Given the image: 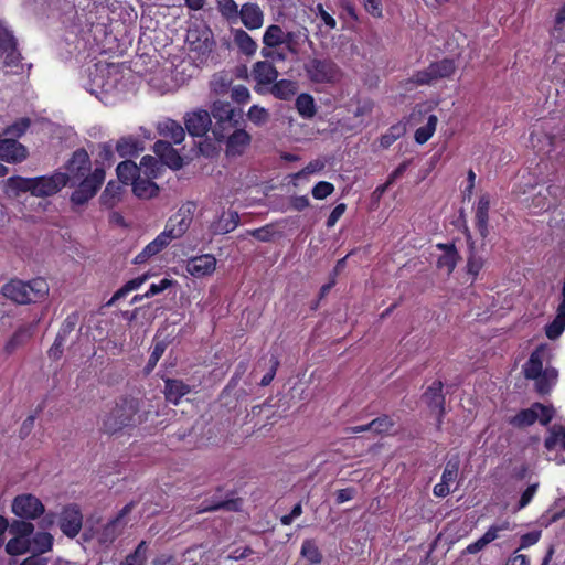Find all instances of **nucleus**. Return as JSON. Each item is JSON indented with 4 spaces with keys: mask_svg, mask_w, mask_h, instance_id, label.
I'll list each match as a JSON object with an SVG mask.
<instances>
[{
    "mask_svg": "<svg viewBox=\"0 0 565 565\" xmlns=\"http://www.w3.org/2000/svg\"><path fill=\"white\" fill-rule=\"evenodd\" d=\"M145 418L140 414V401L132 396H121L115 406L102 418V430L114 435L125 428L140 425Z\"/></svg>",
    "mask_w": 565,
    "mask_h": 565,
    "instance_id": "obj_1",
    "label": "nucleus"
},
{
    "mask_svg": "<svg viewBox=\"0 0 565 565\" xmlns=\"http://www.w3.org/2000/svg\"><path fill=\"white\" fill-rule=\"evenodd\" d=\"M49 284L42 277L29 281L14 278L1 287L2 296L19 305L36 303L49 295Z\"/></svg>",
    "mask_w": 565,
    "mask_h": 565,
    "instance_id": "obj_2",
    "label": "nucleus"
},
{
    "mask_svg": "<svg viewBox=\"0 0 565 565\" xmlns=\"http://www.w3.org/2000/svg\"><path fill=\"white\" fill-rule=\"evenodd\" d=\"M211 118L215 119L212 134L216 141L223 142L233 128L244 124V114L241 108L234 107L230 102L215 100L209 111Z\"/></svg>",
    "mask_w": 565,
    "mask_h": 565,
    "instance_id": "obj_3",
    "label": "nucleus"
},
{
    "mask_svg": "<svg viewBox=\"0 0 565 565\" xmlns=\"http://www.w3.org/2000/svg\"><path fill=\"white\" fill-rule=\"evenodd\" d=\"M457 70V65L454 58L444 57L439 61H435L429 63V65L424 68L414 72L409 82L417 85H433L441 79L450 78Z\"/></svg>",
    "mask_w": 565,
    "mask_h": 565,
    "instance_id": "obj_4",
    "label": "nucleus"
},
{
    "mask_svg": "<svg viewBox=\"0 0 565 565\" xmlns=\"http://www.w3.org/2000/svg\"><path fill=\"white\" fill-rule=\"evenodd\" d=\"M104 167H96L92 173L77 181L75 190L70 196V201L75 206H82L88 203L98 192L105 181Z\"/></svg>",
    "mask_w": 565,
    "mask_h": 565,
    "instance_id": "obj_5",
    "label": "nucleus"
},
{
    "mask_svg": "<svg viewBox=\"0 0 565 565\" xmlns=\"http://www.w3.org/2000/svg\"><path fill=\"white\" fill-rule=\"evenodd\" d=\"M4 56L3 64L13 73H23L22 54L18 49V40L13 32L0 21V57Z\"/></svg>",
    "mask_w": 565,
    "mask_h": 565,
    "instance_id": "obj_6",
    "label": "nucleus"
},
{
    "mask_svg": "<svg viewBox=\"0 0 565 565\" xmlns=\"http://www.w3.org/2000/svg\"><path fill=\"white\" fill-rule=\"evenodd\" d=\"M196 204L193 201H186L168 218L163 232L171 242L181 238L188 232L193 222Z\"/></svg>",
    "mask_w": 565,
    "mask_h": 565,
    "instance_id": "obj_7",
    "label": "nucleus"
},
{
    "mask_svg": "<svg viewBox=\"0 0 565 565\" xmlns=\"http://www.w3.org/2000/svg\"><path fill=\"white\" fill-rule=\"evenodd\" d=\"M305 71L316 84L335 83L341 75L339 66L329 58H311L305 64Z\"/></svg>",
    "mask_w": 565,
    "mask_h": 565,
    "instance_id": "obj_8",
    "label": "nucleus"
},
{
    "mask_svg": "<svg viewBox=\"0 0 565 565\" xmlns=\"http://www.w3.org/2000/svg\"><path fill=\"white\" fill-rule=\"evenodd\" d=\"M66 172L64 175L68 177V183L74 186L78 180L88 177L92 173V161L88 152L84 148L76 149L71 158L65 163Z\"/></svg>",
    "mask_w": 565,
    "mask_h": 565,
    "instance_id": "obj_9",
    "label": "nucleus"
},
{
    "mask_svg": "<svg viewBox=\"0 0 565 565\" xmlns=\"http://www.w3.org/2000/svg\"><path fill=\"white\" fill-rule=\"evenodd\" d=\"M11 508L12 512L23 520H35L45 511L42 501L31 493L17 495L12 501Z\"/></svg>",
    "mask_w": 565,
    "mask_h": 565,
    "instance_id": "obj_10",
    "label": "nucleus"
},
{
    "mask_svg": "<svg viewBox=\"0 0 565 565\" xmlns=\"http://www.w3.org/2000/svg\"><path fill=\"white\" fill-rule=\"evenodd\" d=\"M443 390L444 383L440 380H436L426 388L422 396L430 412L436 413V426L438 430L441 429L444 416L446 414V398L443 394Z\"/></svg>",
    "mask_w": 565,
    "mask_h": 565,
    "instance_id": "obj_11",
    "label": "nucleus"
},
{
    "mask_svg": "<svg viewBox=\"0 0 565 565\" xmlns=\"http://www.w3.org/2000/svg\"><path fill=\"white\" fill-rule=\"evenodd\" d=\"M58 526L62 533L70 539L78 535L83 526V514L77 504L71 503L63 507L58 515Z\"/></svg>",
    "mask_w": 565,
    "mask_h": 565,
    "instance_id": "obj_12",
    "label": "nucleus"
},
{
    "mask_svg": "<svg viewBox=\"0 0 565 565\" xmlns=\"http://www.w3.org/2000/svg\"><path fill=\"white\" fill-rule=\"evenodd\" d=\"M278 71L268 61H258L253 65L252 77L255 81L254 90L259 95L268 94V87L277 79Z\"/></svg>",
    "mask_w": 565,
    "mask_h": 565,
    "instance_id": "obj_13",
    "label": "nucleus"
},
{
    "mask_svg": "<svg viewBox=\"0 0 565 565\" xmlns=\"http://www.w3.org/2000/svg\"><path fill=\"white\" fill-rule=\"evenodd\" d=\"M68 183V177L63 172H55L51 175L33 178V195L45 198L56 194Z\"/></svg>",
    "mask_w": 565,
    "mask_h": 565,
    "instance_id": "obj_14",
    "label": "nucleus"
},
{
    "mask_svg": "<svg viewBox=\"0 0 565 565\" xmlns=\"http://www.w3.org/2000/svg\"><path fill=\"white\" fill-rule=\"evenodd\" d=\"M184 127L192 137H204L212 129L211 115L205 109H196L184 115Z\"/></svg>",
    "mask_w": 565,
    "mask_h": 565,
    "instance_id": "obj_15",
    "label": "nucleus"
},
{
    "mask_svg": "<svg viewBox=\"0 0 565 565\" xmlns=\"http://www.w3.org/2000/svg\"><path fill=\"white\" fill-rule=\"evenodd\" d=\"M223 141L226 145V156L237 157L242 156L248 148L252 142V136L239 126L233 128Z\"/></svg>",
    "mask_w": 565,
    "mask_h": 565,
    "instance_id": "obj_16",
    "label": "nucleus"
},
{
    "mask_svg": "<svg viewBox=\"0 0 565 565\" xmlns=\"http://www.w3.org/2000/svg\"><path fill=\"white\" fill-rule=\"evenodd\" d=\"M29 151L25 146L13 138L0 136V160L8 163H20L28 158Z\"/></svg>",
    "mask_w": 565,
    "mask_h": 565,
    "instance_id": "obj_17",
    "label": "nucleus"
},
{
    "mask_svg": "<svg viewBox=\"0 0 565 565\" xmlns=\"http://www.w3.org/2000/svg\"><path fill=\"white\" fill-rule=\"evenodd\" d=\"M215 268L216 258L212 254L190 257L185 264L186 271L195 278L212 275L215 271Z\"/></svg>",
    "mask_w": 565,
    "mask_h": 565,
    "instance_id": "obj_18",
    "label": "nucleus"
},
{
    "mask_svg": "<svg viewBox=\"0 0 565 565\" xmlns=\"http://www.w3.org/2000/svg\"><path fill=\"white\" fill-rule=\"evenodd\" d=\"M547 354L546 344H540L531 352L529 360L522 366V373L526 380L539 377L545 371L543 364Z\"/></svg>",
    "mask_w": 565,
    "mask_h": 565,
    "instance_id": "obj_19",
    "label": "nucleus"
},
{
    "mask_svg": "<svg viewBox=\"0 0 565 565\" xmlns=\"http://www.w3.org/2000/svg\"><path fill=\"white\" fill-rule=\"evenodd\" d=\"M154 153L160 159L161 164L169 167L172 170H179L183 166V159L172 147V143L167 140H158L153 146Z\"/></svg>",
    "mask_w": 565,
    "mask_h": 565,
    "instance_id": "obj_20",
    "label": "nucleus"
},
{
    "mask_svg": "<svg viewBox=\"0 0 565 565\" xmlns=\"http://www.w3.org/2000/svg\"><path fill=\"white\" fill-rule=\"evenodd\" d=\"M436 248L443 252L437 259V267L439 269H446L448 275L452 274L460 260L456 245L454 243H438L436 244Z\"/></svg>",
    "mask_w": 565,
    "mask_h": 565,
    "instance_id": "obj_21",
    "label": "nucleus"
},
{
    "mask_svg": "<svg viewBox=\"0 0 565 565\" xmlns=\"http://www.w3.org/2000/svg\"><path fill=\"white\" fill-rule=\"evenodd\" d=\"M489 210H490V195L488 193L481 194L477 202L475 211V226L480 236L486 238L489 234Z\"/></svg>",
    "mask_w": 565,
    "mask_h": 565,
    "instance_id": "obj_22",
    "label": "nucleus"
},
{
    "mask_svg": "<svg viewBox=\"0 0 565 565\" xmlns=\"http://www.w3.org/2000/svg\"><path fill=\"white\" fill-rule=\"evenodd\" d=\"M190 392V385H188L182 380L170 377L164 379L163 394L168 403L178 405L181 402L182 397L188 395Z\"/></svg>",
    "mask_w": 565,
    "mask_h": 565,
    "instance_id": "obj_23",
    "label": "nucleus"
},
{
    "mask_svg": "<svg viewBox=\"0 0 565 565\" xmlns=\"http://www.w3.org/2000/svg\"><path fill=\"white\" fill-rule=\"evenodd\" d=\"M238 17L248 30H257L264 22V13L257 3L248 2L243 4Z\"/></svg>",
    "mask_w": 565,
    "mask_h": 565,
    "instance_id": "obj_24",
    "label": "nucleus"
},
{
    "mask_svg": "<svg viewBox=\"0 0 565 565\" xmlns=\"http://www.w3.org/2000/svg\"><path fill=\"white\" fill-rule=\"evenodd\" d=\"M557 377L558 372L555 367H545V371L539 377L531 379L534 381V391L541 396L550 394L557 382Z\"/></svg>",
    "mask_w": 565,
    "mask_h": 565,
    "instance_id": "obj_25",
    "label": "nucleus"
},
{
    "mask_svg": "<svg viewBox=\"0 0 565 565\" xmlns=\"http://www.w3.org/2000/svg\"><path fill=\"white\" fill-rule=\"evenodd\" d=\"M132 192L139 199H152L158 195L159 186L153 178L141 177V174L132 182Z\"/></svg>",
    "mask_w": 565,
    "mask_h": 565,
    "instance_id": "obj_26",
    "label": "nucleus"
},
{
    "mask_svg": "<svg viewBox=\"0 0 565 565\" xmlns=\"http://www.w3.org/2000/svg\"><path fill=\"white\" fill-rule=\"evenodd\" d=\"M159 134L170 139V142L180 145L185 137V127H182L178 121L173 119H167L163 122H161L158 127Z\"/></svg>",
    "mask_w": 565,
    "mask_h": 565,
    "instance_id": "obj_27",
    "label": "nucleus"
},
{
    "mask_svg": "<svg viewBox=\"0 0 565 565\" xmlns=\"http://www.w3.org/2000/svg\"><path fill=\"white\" fill-rule=\"evenodd\" d=\"M508 529V523L501 525H491L487 532L478 539L476 542L470 543L466 547V552L468 554H477L481 550H483L489 543L494 541L499 536V532Z\"/></svg>",
    "mask_w": 565,
    "mask_h": 565,
    "instance_id": "obj_28",
    "label": "nucleus"
},
{
    "mask_svg": "<svg viewBox=\"0 0 565 565\" xmlns=\"http://www.w3.org/2000/svg\"><path fill=\"white\" fill-rule=\"evenodd\" d=\"M33 334V327L31 324L20 326L4 345L7 354H12L19 347L24 345Z\"/></svg>",
    "mask_w": 565,
    "mask_h": 565,
    "instance_id": "obj_29",
    "label": "nucleus"
},
{
    "mask_svg": "<svg viewBox=\"0 0 565 565\" xmlns=\"http://www.w3.org/2000/svg\"><path fill=\"white\" fill-rule=\"evenodd\" d=\"M297 93V83L290 79L275 81L268 87V94L281 100L291 99Z\"/></svg>",
    "mask_w": 565,
    "mask_h": 565,
    "instance_id": "obj_30",
    "label": "nucleus"
},
{
    "mask_svg": "<svg viewBox=\"0 0 565 565\" xmlns=\"http://www.w3.org/2000/svg\"><path fill=\"white\" fill-rule=\"evenodd\" d=\"M239 224V216L236 211L223 213L220 218L211 225L214 234H227L234 231Z\"/></svg>",
    "mask_w": 565,
    "mask_h": 565,
    "instance_id": "obj_31",
    "label": "nucleus"
},
{
    "mask_svg": "<svg viewBox=\"0 0 565 565\" xmlns=\"http://www.w3.org/2000/svg\"><path fill=\"white\" fill-rule=\"evenodd\" d=\"M122 190L119 182L109 181L99 198L100 204L106 209H113L120 201Z\"/></svg>",
    "mask_w": 565,
    "mask_h": 565,
    "instance_id": "obj_32",
    "label": "nucleus"
},
{
    "mask_svg": "<svg viewBox=\"0 0 565 565\" xmlns=\"http://www.w3.org/2000/svg\"><path fill=\"white\" fill-rule=\"evenodd\" d=\"M116 173L121 185H132V182L140 175V169L135 162L125 160L117 166Z\"/></svg>",
    "mask_w": 565,
    "mask_h": 565,
    "instance_id": "obj_33",
    "label": "nucleus"
},
{
    "mask_svg": "<svg viewBox=\"0 0 565 565\" xmlns=\"http://www.w3.org/2000/svg\"><path fill=\"white\" fill-rule=\"evenodd\" d=\"M539 418V413L534 412L533 404L529 408L521 409L514 416L508 419V423L515 428H524L533 425Z\"/></svg>",
    "mask_w": 565,
    "mask_h": 565,
    "instance_id": "obj_34",
    "label": "nucleus"
},
{
    "mask_svg": "<svg viewBox=\"0 0 565 565\" xmlns=\"http://www.w3.org/2000/svg\"><path fill=\"white\" fill-rule=\"evenodd\" d=\"M233 40L235 45L239 49L242 53L245 55H253L257 50V43L252 39V36L244 30L237 29L233 32Z\"/></svg>",
    "mask_w": 565,
    "mask_h": 565,
    "instance_id": "obj_35",
    "label": "nucleus"
},
{
    "mask_svg": "<svg viewBox=\"0 0 565 565\" xmlns=\"http://www.w3.org/2000/svg\"><path fill=\"white\" fill-rule=\"evenodd\" d=\"M565 450V428L562 425H553L544 440V447L553 451L557 446Z\"/></svg>",
    "mask_w": 565,
    "mask_h": 565,
    "instance_id": "obj_36",
    "label": "nucleus"
},
{
    "mask_svg": "<svg viewBox=\"0 0 565 565\" xmlns=\"http://www.w3.org/2000/svg\"><path fill=\"white\" fill-rule=\"evenodd\" d=\"M298 114L302 118H312L317 114L315 99L310 94L301 93L297 96L295 103Z\"/></svg>",
    "mask_w": 565,
    "mask_h": 565,
    "instance_id": "obj_37",
    "label": "nucleus"
},
{
    "mask_svg": "<svg viewBox=\"0 0 565 565\" xmlns=\"http://www.w3.org/2000/svg\"><path fill=\"white\" fill-rule=\"evenodd\" d=\"M53 536L49 532H38L30 539V550L35 554H44L53 547Z\"/></svg>",
    "mask_w": 565,
    "mask_h": 565,
    "instance_id": "obj_38",
    "label": "nucleus"
},
{
    "mask_svg": "<svg viewBox=\"0 0 565 565\" xmlns=\"http://www.w3.org/2000/svg\"><path fill=\"white\" fill-rule=\"evenodd\" d=\"M438 124L436 115L431 114L427 117V121L424 126L416 129L414 138L418 145L426 143L435 134Z\"/></svg>",
    "mask_w": 565,
    "mask_h": 565,
    "instance_id": "obj_39",
    "label": "nucleus"
},
{
    "mask_svg": "<svg viewBox=\"0 0 565 565\" xmlns=\"http://www.w3.org/2000/svg\"><path fill=\"white\" fill-rule=\"evenodd\" d=\"M149 545L147 541L142 540L138 543L136 548L129 553L119 565H145L147 561Z\"/></svg>",
    "mask_w": 565,
    "mask_h": 565,
    "instance_id": "obj_40",
    "label": "nucleus"
},
{
    "mask_svg": "<svg viewBox=\"0 0 565 565\" xmlns=\"http://www.w3.org/2000/svg\"><path fill=\"white\" fill-rule=\"evenodd\" d=\"M285 31L280 25L270 24L264 32L263 43L267 47H277L284 43Z\"/></svg>",
    "mask_w": 565,
    "mask_h": 565,
    "instance_id": "obj_41",
    "label": "nucleus"
},
{
    "mask_svg": "<svg viewBox=\"0 0 565 565\" xmlns=\"http://www.w3.org/2000/svg\"><path fill=\"white\" fill-rule=\"evenodd\" d=\"M140 173L143 172L145 177L157 179L161 174V162L152 156H145L141 158Z\"/></svg>",
    "mask_w": 565,
    "mask_h": 565,
    "instance_id": "obj_42",
    "label": "nucleus"
},
{
    "mask_svg": "<svg viewBox=\"0 0 565 565\" xmlns=\"http://www.w3.org/2000/svg\"><path fill=\"white\" fill-rule=\"evenodd\" d=\"M406 129L402 124L392 125L381 137H380V147L382 149L390 148L397 139L404 136Z\"/></svg>",
    "mask_w": 565,
    "mask_h": 565,
    "instance_id": "obj_43",
    "label": "nucleus"
},
{
    "mask_svg": "<svg viewBox=\"0 0 565 565\" xmlns=\"http://www.w3.org/2000/svg\"><path fill=\"white\" fill-rule=\"evenodd\" d=\"M116 150L121 158H127V157L138 156L141 148H140V143L138 140H136L131 137H128V138H121L117 142Z\"/></svg>",
    "mask_w": 565,
    "mask_h": 565,
    "instance_id": "obj_44",
    "label": "nucleus"
},
{
    "mask_svg": "<svg viewBox=\"0 0 565 565\" xmlns=\"http://www.w3.org/2000/svg\"><path fill=\"white\" fill-rule=\"evenodd\" d=\"M8 529L13 536L22 539H30L34 532V525L30 522V520L23 519L14 520L11 524H9Z\"/></svg>",
    "mask_w": 565,
    "mask_h": 565,
    "instance_id": "obj_45",
    "label": "nucleus"
},
{
    "mask_svg": "<svg viewBox=\"0 0 565 565\" xmlns=\"http://www.w3.org/2000/svg\"><path fill=\"white\" fill-rule=\"evenodd\" d=\"M30 539L13 536L6 544V552L11 556L22 555L30 551Z\"/></svg>",
    "mask_w": 565,
    "mask_h": 565,
    "instance_id": "obj_46",
    "label": "nucleus"
},
{
    "mask_svg": "<svg viewBox=\"0 0 565 565\" xmlns=\"http://www.w3.org/2000/svg\"><path fill=\"white\" fill-rule=\"evenodd\" d=\"M395 426L394 419L390 415H381L369 423L372 431L376 435L388 434Z\"/></svg>",
    "mask_w": 565,
    "mask_h": 565,
    "instance_id": "obj_47",
    "label": "nucleus"
},
{
    "mask_svg": "<svg viewBox=\"0 0 565 565\" xmlns=\"http://www.w3.org/2000/svg\"><path fill=\"white\" fill-rule=\"evenodd\" d=\"M147 279H148V275H141L139 277H136V278L127 281L121 288H119L114 294V296L110 299V303L126 297L132 290L138 289Z\"/></svg>",
    "mask_w": 565,
    "mask_h": 565,
    "instance_id": "obj_48",
    "label": "nucleus"
},
{
    "mask_svg": "<svg viewBox=\"0 0 565 565\" xmlns=\"http://www.w3.org/2000/svg\"><path fill=\"white\" fill-rule=\"evenodd\" d=\"M301 555L311 564H320L322 554L313 540H305L301 545Z\"/></svg>",
    "mask_w": 565,
    "mask_h": 565,
    "instance_id": "obj_49",
    "label": "nucleus"
},
{
    "mask_svg": "<svg viewBox=\"0 0 565 565\" xmlns=\"http://www.w3.org/2000/svg\"><path fill=\"white\" fill-rule=\"evenodd\" d=\"M31 126V120L28 117H22L15 120L12 125L4 129V135L8 138L18 139L22 137Z\"/></svg>",
    "mask_w": 565,
    "mask_h": 565,
    "instance_id": "obj_50",
    "label": "nucleus"
},
{
    "mask_svg": "<svg viewBox=\"0 0 565 565\" xmlns=\"http://www.w3.org/2000/svg\"><path fill=\"white\" fill-rule=\"evenodd\" d=\"M78 320H79L78 312L70 313L62 322L60 330L55 338L66 342L68 335L75 330V327L77 326Z\"/></svg>",
    "mask_w": 565,
    "mask_h": 565,
    "instance_id": "obj_51",
    "label": "nucleus"
},
{
    "mask_svg": "<svg viewBox=\"0 0 565 565\" xmlns=\"http://www.w3.org/2000/svg\"><path fill=\"white\" fill-rule=\"evenodd\" d=\"M7 184L10 189L17 192H30L33 195V178H23L19 175L10 177L7 180Z\"/></svg>",
    "mask_w": 565,
    "mask_h": 565,
    "instance_id": "obj_52",
    "label": "nucleus"
},
{
    "mask_svg": "<svg viewBox=\"0 0 565 565\" xmlns=\"http://www.w3.org/2000/svg\"><path fill=\"white\" fill-rule=\"evenodd\" d=\"M167 349V343L163 340H156L154 344L152 347V351L150 353V356L148 359V362L145 366L146 373L152 372V370L156 367L157 363L163 355L164 351Z\"/></svg>",
    "mask_w": 565,
    "mask_h": 565,
    "instance_id": "obj_53",
    "label": "nucleus"
},
{
    "mask_svg": "<svg viewBox=\"0 0 565 565\" xmlns=\"http://www.w3.org/2000/svg\"><path fill=\"white\" fill-rule=\"evenodd\" d=\"M459 466H460V461H459L458 457H454V458L449 459L445 466L443 473H441L440 480L444 483H448V484L456 481L458 473H459Z\"/></svg>",
    "mask_w": 565,
    "mask_h": 565,
    "instance_id": "obj_54",
    "label": "nucleus"
},
{
    "mask_svg": "<svg viewBox=\"0 0 565 565\" xmlns=\"http://www.w3.org/2000/svg\"><path fill=\"white\" fill-rule=\"evenodd\" d=\"M170 243L171 239L164 234V232H161L145 247V254H148L152 257L163 250Z\"/></svg>",
    "mask_w": 565,
    "mask_h": 565,
    "instance_id": "obj_55",
    "label": "nucleus"
},
{
    "mask_svg": "<svg viewBox=\"0 0 565 565\" xmlns=\"http://www.w3.org/2000/svg\"><path fill=\"white\" fill-rule=\"evenodd\" d=\"M247 118L256 126H263L269 120V113L264 107L253 105L247 111Z\"/></svg>",
    "mask_w": 565,
    "mask_h": 565,
    "instance_id": "obj_56",
    "label": "nucleus"
},
{
    "mask_svg": "<svg viewBox=\"0 0 565 565\" xmlns=\"http://www.w3.org/2000/svg\"><path fill=\"white\" fill-rule=\"evenodd\" d=\"M533 406H534V412H537L539 413V423L543 426H546L548 425L554 415H555V409L552 405H544L542 403H533Z\"/></svg>",
    "mask_w": 565,
    "mask_h": 565,
    "instance_id": "obj_57",
    "label": "nucleus"
},
{
    "mask_svg": "<svg viewBox=\"0 0 565 565\" xmlns=\"http://www.w3.org/2000/svg\"><path fill=\"white\" fill-rule=\"evenodd\" d=\"M218 9L227 20L236 19L239 15L238 6L234 0H220Z\"/></svg>",
    "mask_w": 565,
    "mask_h": 565,
    "instance_id": "obj_58",
    "label": "nucleus"
},
{
    "mask_svg": "<svg viewBox=\"0 0 565 565\" xmlns=\"http://www.w3.org/2000/svg\"><path fill=\"white\" fill-rule=\"evenodd\" d=\"M334 192V185L328 181H319L311 190V194L316 200H323Z\"/></svg>",
    "mask_w": 565,
    "mask_h": 565,
    "instance_id": "obj_59",
    "label": "nucleus"
},
{
    "mask_svg": "<svg viewBox=\"0 0 565 565\" xmlns=\"http://www.w3.org/2000/svg\"><path fill=\"white\" fill-rule=\"evenodd\" d=\"M114 161V151L110 143H102L98 147V154L96 159L97 164H108L110 166Z\"/></svg>",
    "mask_w": 565,
    "mask_h": 565,
    "instance_id": "obj_60",
    "label": "nucleus"
},
{
    "mask_svg": "<svg viewBox=\"0 0 565 565\" xmlns=\"http://www.w3.org/2000/svg\"><path fill=\"white\" fill-rule=\"evenodd\" d=\"M300 34L297 32H285L284 35V43L286 45V49L291 54H298L299 52V42Z\"/></svg>",
    "mask_w": 565,
    "mask_h": 565,
    "instance_id": "obj_61",
    "label": "nucleus"
},
{
    "mask_svg": "<svg viewBox=\"0 0 565 565\" xmlns=\"http://www.w3.org/2000/svg\"><path fill=\"white\" fill-rule=\"evenodd\" d=\"M539 489V483L530 484L521 494L520 500L518 502V510H522L527 507L533 500Z\"/></svg>",
    "mask_w": 565,
    "mask_h": 565,
    "instance_id": "obj_62",
    "label": "nucleus"
},
{
    "mask_svg": "<svg viewBox=\"0 0 565 565\" xmlns=\"http://www.w3.org/2000/svg\"><path fill=\"white\" fill-rule=\"evenodd\" d=\"M135 507V503L134 502H129L127 503L119 512L118 514L111 519L110 521L107 522V524L105 525V534H107V532L109 530H113L115 527H117V525L119 524V522L127 515L129 514L132 509Z\"/></svg>",
    "mask_w": 565,
    "mask_h": 565,
    "instance_id": "obj_63",
    "label": "nucleus"
},
{
    "mask_svg": "<svg viewBox=\"0 0 565 565\" xmlns=\"http://www.w3.org/2000/svg\"><path fill=\"white\" fill-rule=\"evenodd\" d=\"M231 97L237 104H245L248 102L250 94L244 85H236L232 88Z\"/></svg>",
    "mask_w": 565,
    "mask_h": 565,
    "instance_id": "obj_64",
    "label": "nucleus"
}]
</instances>
